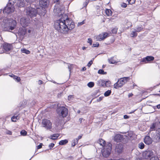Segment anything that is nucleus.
I'll list each match as a JSON object with an SVG mask.
<instances>
[{"label":"nucleus","mask_w":160,"mask_h":160,"mask_svg":"<svg viewBox=\"0 0 160 160\" xmlns=\"http://www.w3.org/2000/svg\"><path fill=\"white\" fill-rule=\"evenodd\" d=\"M78 142V140L77 139H74L72 141V146L74 147L77 144Z\"/></svg>","instance_id":"obj_31"},{"label":"nucleus","mask_w":160,"mask_h":160,"mask_svg":"<svg viewBox=\"0 0 160 160\" xmlns=\"http://www.w3.org/2000/svg\"><path fill=\"white\" fill-rule=\"evenodd\" d=\"M158 137H159V138L160 139V128L158 129Z\"/></svg>","instance_id":"obj_56"},{"label":"nucleus","mask_w":160,"mask_h":160,"mask_svg":"<svg viewBox=\"0 0 160 160\" xmlns=\"http://www.w3.org/2000/svg\"><path fill=\"white\" fill-rule=\"evenodd\" d=\"M15 75H14L13 74H11L10 75H9V76L11 77H12L13 78L14 77V76Z\"/></svg>","instance_id":"obj_61"},{"label":"nucleus","mask_w":160,"mask_h":160,"mask_svg":"<svg viewBox=\"0 0 160 160\" xmlns=\"http://www.w3.org/2000/svg\"><path fill=\"white\" fill-rule=\"evenodd\" d=\"M103 97H100L97 99L98 102H100L101 101Z\"/></svg>","instance_id":"obj_55"},{"label":"nucleus","mask_w":160,"mask_h":160,"mask_svg":"<svg viewBox=\"0 0 160 160\" xmlns=\"http://www.w3.org/2000/svg\"><path fill=\"white\" fill-rule=\"evenodd\" d=\"M111 91L110 90H108L106 91L104 93V95L105 97L109 96L111 93Z\"/></svg>","instance_id":"obj_34"},{"label":"nucleus","mask_w":160,"mask_h":160,"mask_svg":"<svg viewBox=\"0 0 160 160\" xmlns=\"http://www.w3.org/2000/svg\"><path fill=\"white\" fill-rule=\"evenodd\" d=\"M126 24H127L128 28L132 26V24L130 22L127 21L126 22Z\"/></svg>","instance_id":"obj_41"},{"label":"nucleus","mask_w":160,"mask_h":160,"mask_svg":"<svg viewBox=\"0 0 160 160\" xmlns=\"http://www.w3.org/2000/svg\"><path fill=\"white\" fill-rule=\"evenodd\" d=\"M59 135L58 134H54L51 135L50 138L53 140L57 139L59 136Z\"/></svg>","instance_id":"obj_25"},{"label":"nucleus","mask_w":160,"mask_h":160,"mask_svg":"<svg viewBox=\"0 0 160 160\" xmlns=\"http://www.w3.org/2000/svg\"><path fill=\"white\" fill-rule=\"evenodd\" d=\"M109 36V34L107 32L102 33L98 35L95 36L94 38L97 41H101Z\"/></svg>","instance_id":"obj_9"},{"label":"nucleus","mask_w":160,"mask_h":160,"mask_svg":"<svg viewBox=\"0 0 160 160\" xmlns=\"http://www.w3.org/2000/svg\"><path fill=\"white\" fill-rule=\"evenodd\" d=\"M5 133L7 134L11 135L12 134V132L10 130H6L5 132Z\"/></svg>","instance_id":"obj_42"},{"label":"nucleus","mask_w":160,"mask_h":160,"mask_svg":"<svg viewBox=\"0 0 160 160\" xmlns=\"http://www.w3.org/2000/svg\"><path fill=\"white\" fill-rule=\"evenodd\" d=\"M138 34L136 31L135 30L133 29V30L132 31L130 34V36L132 37H135L137 36Z\"/></svg>","instance_id":"obj_24"},{"label":"nucleus","mask_w":160,"mask_h":160,"mask_svg":"<svg viewBox=\"0 0 160 160\" xmlns=\"http://www.w3.org/2000/svg\"><path fill=\"white\" fill-rule=\"evenodd\" d=\"M99 45V44L98 42H97L95 43H94L92 45V47H98Z\"/></svg>","instance_id":"obj_46"},{"label":"nucleus","mask_w":160,"mask_h":160,"mask_svg":"<svg viewBox=\"0 0 160 160\" xmlns=\"http://www.w3.org/2000/svg\"><path fill=\"white\" fill-rule=\"evenodd\" d=\"M98 73L99 74L105 75L107 74V72H105L102 69H99L98 71Z\"/></svg>","instance_id":"obj_33"},{"label":"nucleus","mask_w":160,"mask_h":160,"mask_svg":"<svg viewBox=\"0 0 160 160\" xmlns=\"http://www.w3.org/2000/svg\"><path fill=\"white\" fill-rule=\"evenodd\" d=\"M121 6L123 8H126L127 6V4L124 3H123L121 5Z\"/></svg>","instance_id":"obj_49"},{"label":"nucleus","mask_w":160,"mask_h":160,"mask_svg":"<svg viewBox=\"0 0 160 160\" xmlns=\"http://www.w3.org/2000/svg\"><path fill=\"white\" fill-rule=\"evenodd\" d=\"M134 30H135L137 32H141L143 29L142 26L141 25L138 26L136 27L134 29Z\"/></svg>","instance_id":"obj_27"},{"label":"nucleus","mask_w":160,"mask_h":160,"mask_svg":"<svg viewBox=\"0 0 160 160\" xmlns=\"http://www.w3.org/2000/svg\"><path fill=\"white\" fill-rule=\"evenodd\" d=\"M123 138V136L119 134L116 135L114 137V140L117 142H119Z\"/></svg>","instance_id":"obj_18"},{"label":"nucleus","mask_w":160,"mask_h":160,"mask_svg":"<svg viewBox=\"0 0 160 160\" xmlns=\"http://www.w3.org/2000/svg\"><path fill=\"white\" fill-rule=\"evenodd\" d=\"M21 50L22 52L25 53L27 54H28L30 53V51L25 48L21 49Z\"/></svg>","instance_id":"obj_26"},{"label":"nucleus","mask_w":160,"mask_h":160,"mask_svg":"<svg viewBox=\"0 0 160 160\" xmlns=\"http://www.w3.org/2000/svg\"><path fill=\"white\" fill-rule=\"evenodd\" d=\"M94 83L93 82H90L88 84V86L89 88H92L94 86Z\"/></svg>","instance_id":"obj_37"},{"label":"nucleus","mask_w":160,"mask_h":160,"mask_svg":"<svg viewBox=\"0 0 160 160\" xmlns=\"http://www.w3.org/2000/svg\"><path fill=\"white\" fill-rule=\"evenodd\" d=\"M20 133L21 135L23 136H25L27 135V132L24 130H22L20 132Z\"/></svg>","instance_id":"obj_39"},{"label":"nucleus","mask_w":160,"mask_h":160,"mask_svg":"<svg viewBox=\"0 0 160 160\" xmlns=\"http://www.w3.org/2000/svg\"><path fill=\"white\" fill-rule=\"evenodd\" d=\"M156 126V123H152L150 127V131H154L155 129V128Z\"/></svg>","instance_id":"obj_30"},{"label":"nucleus","mask_w":160,"mask_h":160,"mask_svg":"<svg viewBox=\"0 0 160 160\" xmlns=\"http://www.w3.org/2000/svg\"><path fill=\"white\" fill-rule=\"evenodd\" d=\"M25 11L27 15L29 16L31 18L35 17L37 13L39 14H41V13L39 12L38 10H37L36 9L31 7H27Z\"/></svg>","instance_id":"obj_4"},{"label":"nucleus","mask_w":160,"mask_h":160,"mask_svg":"<svg viewBox=\"0 0 160 160\" xmlns=\"http://www.w3.org/2000/svg\"><path fill=\"white\" fill-rule=\"evenodd\" d=\"M86 68L85 67H84L82 68V70L83 71H85L86 70Z\"/></svg>","instance_id":"obj_64"},{"label":"nucleus","mask_w":160,"mask_h":160,"mask_svg":"<svg viewBox=\"0 0 160 160\" xmlns=\"http://www.w3.org/2000/svg\"><path fill=\"white\" fill-rule=\"evenodd\" d=\"M26 30L25 29L20 28L19 29L18 34L21 36H23L26 33Z\"/></svg>","instance_id":"obj_21"},{"label":"nucleus","mask_w":160,"mask_h":160,"mask_svg":"<svg viewBox=\"0 0 160 160\" xmlns=\"http://www.w3.org/2000/svg\"><path fill=\"white\" fill-rule=\"evenodd\" d=\"M27 32L29 35H32L35 33V31L33 28H30L28 30Z\"/></svg>","instance_id":"obj_23"},{"label":"nucleus","mask_w":160,"mask_h":160,"mask_svg":"<svg viewBox=\"0 0 160 160\" xmlns=\"http://www.w3.org/2000/svg\"><path fill=\"white\" fill-rule=\"evenodd\" d=\"M122 150V144H118L115 148V151L118 153L121 152Z\"/></svg>","instance_id":"obj_16"},{"label":"nucleus","mask_w":160,"mask_h":160,"mask_svg":"<svg viewBox=\"0 0 160 160\" xmlns=\"http://www.w3.org/2000/svg\"><path fill=\"white\" fill-rule=\"evenodd\" d=\"M60 0H54L56 3L53 12L55 15L58 17H61L54 23L55 29L58 32L66 34L70 32L75 27L74 22L68 18V16L64 13L63 7L62 2Z\"/></svg>","instance_id":"obj_1"},{"label":"nucleus","mask_w":160,"mask_h":160,"mask_svg":"<svg viewBox=\"0 0 160 160\" xmlns=\"http://www.w3.org/2000/svg\"><path fill=\"white\" fill-rule=\"evenodd\" d=\"M68 142V141L67 139H65L60 141L59 144L60 145H63L67 144Z\"/></svg>","instance_id":"obj_29"},{"label":"nucleus","mask_w":160,"mask_h":160,"mask_svg":"<svg viewBox=\"0 0 160 160\" xmlns=\"http://www.w3.org/2000/svg\"><path fill=\"white\" fill-rule=\"evenodd\" d=\"M154 57L151 56H148L142 59L141 62L145 63H148L149 62L152 61L154 59Z\"/></svg>","instance_id":"obj_13"},{"label":"nucleus","mask_w":160,"mask_h":160,"mask_svg":"<svg viewBox=\"0 0 160 160\" xmlns=\"http://www.w3.org/2000/svg\"><path fill=\"white\" fill-rule=\"evenodd\" d=\"M17 6L20 7H23L25 5L23 0H18L17 2Z\"/></svg>","instance_id":"obj_22"},{"label":"nucleus","mask_w":160,"mask_h":160,"mask_svg":"<svg viewBox=\"0 0 160 160\" xmlns=\"http://www.w3.org/2000/svg\"><path fill=\"white\" fill-rule=\"evenodd\" d=\"M109 83L108 81H106L102 79H100L97 82V84L99 86L104 87L105 86L108 87L107 85L108 83Z\"/></svg>","instance_id":"obj_14"},{"label":"nucleus","mask_w":160,"mask_h":160,"mask_svg":"<svg viewBox=\"0 0 160 160\" xmlns=\"http://www.w3.org/2000/svg\"><path fill=\"white\" fill-rule=\"evenodd\" d=\"M89 0H85V1L83 3V6L84 7H86L88 4Z\"/></svg>","instance_id":"obj_43"},{"label":"nucleus","mask_w":160,"mask_h":160,"mask_svg":"<svg viewBox=\"0 0 160 160\" xmlns=\"http://www.w3.org/2000/svg\"><path fill=\"white\" fill-rule=\"evenodd\" d=\"M2 47L3 50L2 48H0V54H2L4 52V51L8 52L11 50L13 48L12 45L10 44L7 43H3L1 46Z\"/></svg>","instance_id":"obj_7"},{"label":"nucleus","mask_w":160,"mask_h":160,"mask_svg":"<svg viewBox=\"0 0 160 160\" xmlns=\"http://www.w3.org/2000/svg\"><path fill=\"white\" fill-rule=\"evenodd\" d=\"M88 42L90 44V45H91L92 44V39L91 38H88Z\"/></svg>","instance_id":"obj_47"},{"label":"nucleus","mask_w":160,"mask_h":160,"mask_svg":"<svg viewBox=\"0 0 160 160\" xmlns=\"http://www.w3.org/2000/svg\"><path fill=\"white\" fill-rule=\"evenodd\" d=\"M138 147L141 149H143L144 147V144L143 142H141L138 144Z\"/></svg>","instance_id":"obj_35"},{"label":"nucleus","mask_w":160,"mask_h":160,"mask_svg":"<svg viewBox=\"0 0 160 160\" xmlns=\"http://www.w3.org/2000/svg\"><path fill=\"white\" fill-rule=\"evenodd\" d=\"M42 144L40 143L39 145H38L37 147V148L38 149H39L42 148Z\"/></svg>","instance_id":"obj_50"},{"label":"nucleus","mask_w":160,"mask_h":160,"mask_svg":"<svg viewBox=\"0 0 160 160\" xmlns=\"http://www.w3.org/2000/svg\"><path fill=\"white\" fill-rule=\"evenodd\" d=\"M13 78L16 81H17V82H19L21 80L20 78L18 77L17 76H16L15 75L14 76V77Z\"/></svg>","instance_id":"obj_40"},{"label":"nucleus","mask_w":160,"mask_h":160,"mask_svg":"<svg viewBox=\"0 0 160 160\" xmlns=\"http://www.w3.org/2000/svg\"><path fill=\"white\" fill-rule=\"evenodd\" d=\"M42 124L43 127L48 129L51 128L52 124L49 120L45 119L42 120Z\"/></svg>","instance_id":"obj_10"},{"label":"nucleus","mask_w":160,"mask_h":160,"mask_svg":"<svg viewBox=\"0 0 160 160\" xmlns=\"http://www.w3.org/2000/svg\"><path fill=\"white\" fill-rule=\"evenodd\" d=\"M133 94L132 93H129L128 95V96L129 97H131L133 96Z\"/></svg>","instance_id":"obj_59"},{"label":"nucleus","mask_w":160,"mask_h":160,"mask_svg":"<svg viewBox=\"0 0 160 160\" xmlns=\"http://www.w3.org/2000/svg\"><path fill=\"white\" fill-rule=\"evenodd\" d=\"M97 143L102 146L103 148H104L105 146H107V145L106 144L105 141L102 139H99L98 140Z\"/></svg>","instance_id":"obj_17"},{"label":"nucleus","mask_w":160,"mask_h":160,"mask_svg":"<svg viewBox=\"0 0 160 160\" xmlns=\"http://www.w3.org/2000/svg\"><path fill=\"white\" fill-rule=\"evenodd\" d=\"M54 146V144L53 143H51L49 146V148H52Z\"/></svg>","instance_id":"obj_53"},{"label":"nucleus","mask_w":160,"mask_h":160,"mask_svg":"<svg viewBox=\"0 0 160 160\" xmlns=\"http://www.w3.org/2000/svg\"><path fill=\"white\" fill-rule=\"evenodd\" d=\"M144 142L147 145H150L152 143V140L149 136H146L144 139Z\"/></svg>","instance_id":"obj_15"},{"label":"nucleus","mask_w":160,"mask_h":160,"mask_svg":"<svg viewBox=\"0 0 160 160\" xmlns=\"http://www.w3.org/2000/svg\"><path fill=\"white\" fill-rule=\"evenodd\" d=\"M68 69L69 70L70 73H71V70L72 68L73 64H67Z\"/></svg>","instance_id":"obj_36"},{"label":"nucleus","mask_w":160,"mask_h":160,"mask_svg":"<svg viewBox=\"0 0 160 160\" xmlns=\"http://www.w3.org/2000/svg\"><path fill=\"white\" fill-rule=\"evenodd\" d=\"M153 155L154 152L151 150H147L144 152L142 153L143 157L146 159H148Z\"/></svg>","instance_id":"obj_12"},{"label":"nucleus","mask_w":160,"mask_h":160,"mask_svg":"<svg viewBox=\"0 0 160 160\" xmlns=\"http://www.w3.org/2000/svg\"><path fill=\"white\" fill-rule=\"evenodd\" d=\"M82 119H83L82 118H80L79 119V122H80V123H82Z\"/></svg>","instance_id":"obj_62"},{"label":"nucleus","mask_w":160,"mask_h":160,"mask_svg":"<svg viewBox=\"0 0 160 160\" xmlns=\"http://www.w3.org/2000/svg\"><path fill=\"white\" fill-rule=\"evenodd\" d=\"M105 12L108 16H110L112 15V12L111 10L109 9H106Z\"/></svg>","instance_id":"obj_28"},{"label":"nucleus","mask_w":160,"mask_h":160,"mask_svg":"<svg viewBox=\"0 0 160 160\" xmlns=\"http://www.w3.org/2000/svg\"><path fill=\"white\" fill-rule=\"evenodd\" d=\"M84 23V21L80 22H78V26L80 25H81Z\"/></svg>","instance_id":"obj_54"},{"label":"nucleus","mask_w":160,"mask_h":160,"mask_svg":"<svg viewBox=\"0 0 160 160\" xmlns=\"http://www.w3.org/2000/svg\"><path fill=\"white\" fill-rule=\"evenodd\" d=\"M112 150V144L108 143L107 146H105L103 149L102 150V155L105 157H108L110 154Z\"/></svg>","instance_id":"obj_6"},{"label":"nucleus","mask_w":160,"mask_h":160,"mask_svg":"<svg viewBox=\"0 0 160 160\" xmlns=\"http://www.w3.org/2000/svg\"><path fill=\"white\" fill-rule=\"evenodd\" d=\"M35 0H25L26 2L29 3H31Z\"/></svg>","instance_id":"obj_51"},{"label":"nucleus","mask_w":160,"mask_h":160,"mask_svg":"<svg viewBox=\"0 0 160 160\" xmlns=\"http://www.w3.org/2000/svg\"><path fill=\"white\" fill-rule=\"evenodd\" d=\"M150 160H159L158 158L156 156H154L152 157Z\"/></svg>","instance_id":"obj_38"},{"label":"nucleus","mask_w":160,"mask_h":160,"mask_svg":"<svg viewBox=\"0 0 160 160\" xmlns=\"http://www.w3.org/2000/svg\"><path fill=\"white\" fill-rule=\"evenodd\" d=\"M15 0H9V3L3 10L4 13L9 14L14 12V8L13 5L15 2Z\"/></svg>","instance_id":"obj_3"},{"label":"nucleus","mask_w":160,"mask_h":160,"mask_svg":"<svg viewBox=\"0 0 160 160\" xmlns=\"http://www.w3.org/2000/svg\"><path fill=\"white\" fill-rule=\"evenodd\" d=\"M129 117V116L127 115H124L123 117L125 119L128 118Z\"/></svg>","instance_id":"obj_57"},{"label":"nucleus","mask_w":160,"mask_h":160,"mask_svg":"<svg viewBox=\"0 0 160 160\" xmlns=\"http://www.w3.org/2000/svg\"><path fill=\"white\" fill-rule=\"evenodd\" d=\"M92 60H91L89 62L88 64V67H90V66L92 64Z\"/></svg>","instance_id":"obj_48"},{"label":"nucleus","mask_w":160,"mask_h":160,"mask_svg":"<svg viewBox=\"0 0 160 160\" xmlns=\"http://www.w3.org/2000/svg\"><path fill=\"white\" fill-rule=\"evenodd\" d=\"M127 1H128V3L130 4H132L135 2V1L134 0H133V2H131L132 0H127Z\"/></svg>","instance_id":"obj_52"},{"label":"nucleus","mask_w":160,"mask_h":160,"mask_svg":"<svg viewBox=\"0 0 160 160\" xmlns=\"http://www.w3.org/2000/svg\"><path fill=\"white\" fill-rule=\"evenodd\" d=\"M38 83L39 85H41L42 83V81L41 80H39L38 81Z\"/></svg>","instance_id":"obj_58"},{"label":"nucleus","mask_w":160,"mask_h":160,"mask_svg":"<svg viewBox=\"0 0 160 160\" xmlns=\"http://www.w3.org/2000/svg\"><path fill=\"white\" fill-rule=\"evenodd\" d=\"M58 113L60 116H61L63 118L65 117L68 114V109L64 107H61L59 108Z\"/></svg>","instance_id":"obj_11"},{"label":"nucleus","mask_w":160,"mask_h":160,"mask_svg":"<svg viewBox=\"0 0 160 160\" xmlns=\"http://www.w3.org/2000/svg\"><path fill=\"white\" fill-rule=\"evenodd\" d=\"M108 62L111 64H115L117 62L116 60V57H112L108 59Z\"/></svg>","instance_id":"obj_20"},{"label":"nucleus","mask_w":160,"mask_h":160,"mask_svg":"<svg viewBox=\"0 0 160 160\" xmlns=\"http://www.w3.org/2000/svg\"><path fill=\"white\" fill-rule=\"evenodd\" d=\"M5 23L4 29L5 31H10L13 30L16 26V21L12 19H7L4 20Z\"/></svg>","instance_id":"obj_2"},{"label":"nucleus","mask_w":160,"mask_h":160,"mask_svg":"<svg viewBox=\"0 0 160 160\" xmlns=\"http://www.w3.org/2000/svg\"><path fill=\"white\" fill-rule=\"evenodd\" d=\"M82 136H79L78 137V138H75V139H78V140H79V139H81V138H82Z\"/></svg>","instance_id":"obj_60"},{"label":"nucleus","mask_w":160,"mask_h":160,"mask_svg":"<svg viewBox=\"0 0 160 160\" xmlns=\"http://www.w3.org/2000/svg\"><path fill=\"white\" fill-rule=\"evenodd\" d=\"M74 98V96L73 95H69L68 97V100L69 101H71Z\"/></svg>","instance_id":"obj_44"},{"label":"nucleus","mask_w":160,"mask_h":160,"mask_svg":"<svg viewBox=\"0 0 160 160\" xmlns=\"http://www.w3.org/2000/svg\"><path fill=\"white\" fill-rule=\"evenodd\" d=\"M19 118L18 116H13L11 118V120L12 122H15L17 121V120L19 119Z\"/></svg>","instance_id":"obj_32"},{"label":"nucleus","mask_w":160,"mask_h":160,"mask_svg":"<svg viewBox=\"0 0 160 160\" xmlns=\"http://www.w3.org/2000/svg\"><path fill=\"white\" fill-rule=\"evenodd\" d=\"M157 107L158 109L160 108V104H158L157 106Z\"/></svg>","instance_id":"obj_63"},{"label":"nucleus","mask_w":160,"mask_h":160,"mask_svg":"<svg viewBox=\"0 0 160 160\" xmlns=\"http://www.w3.org/2000/svg\"><path fill=\"white\" fill-rule=\"evenodd\" d=\"M29 22V19L27 17H23L21 18L20 20L21 25L24 27L28 26Z\"/></svg>","instance_id":"obj_8"},{"label":"nucleus","mask_w":160,"mask_h":160,"mask_svg":"<svg viewBox=\"0 0 160 160\" xmlns=\"http://www.w3.org/2000/svg\"><path fill=\"white\" fill-rule=\"evenodd\" d=\"M129 79V77H124L119 79L116 83L114 85V88L118 89L122 87L125 83L127 82L128 80Z\"/></svg>","instance_id":"obj_5"},{"label":"nucleus","mask_w":160,"mask_h":160,"mask_svg":"<svg viewBox=\"0 0 160 160\" xmlns=\"http://www.w3.org/2000/svg\"><path fill=\"white\" fill-rule=\"evenodd\" d=\"M117 29L116 28H114L112 30V32L113 34L116 33V32H117Z\"/></svg>","instance_id":"obj_45"},{"label":"nucleus","mask_w":160,"mask_h":160,"mask_svg":"<svg viewBox=\"0 0 160 160\" xmlns=\"http://www.w3.org/2000/svg\"><path fill=\"white\" fill-rule=\"evenodd\" d=\"M49 3L48 0H40L39 1V4L40 5L45 7Z\"/></svg>","instance_id":"obj_19"}]
</instances>
